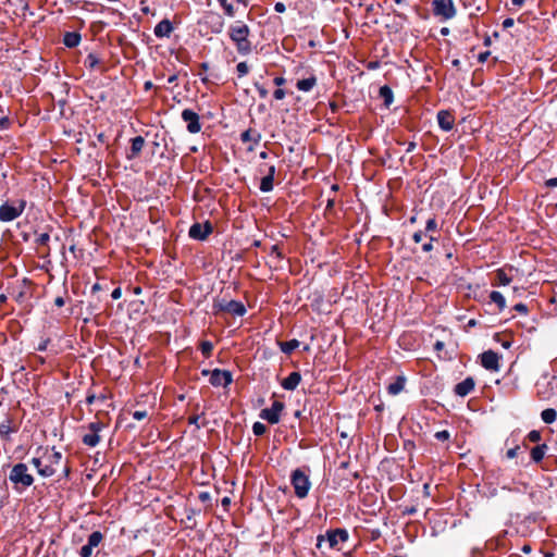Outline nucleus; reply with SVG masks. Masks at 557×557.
Wrapping results in <instances>:
<instances>
[{
    "mask_svg": "<svg viewBox=\"0 0 557 557\" xmlns=\"http://www.w3.org/2000/svg\"><path fill=\"white\" fill-rule=\"evenodd\" d=\"M481 363L486 370H490V371H498L499 370V357L493 350L484 351L481 355Z\"/></svg>",
    "mask_w": 557,
    "mask_h": 557,
    "instance_id": "13",
    "label": "nucleus"
},
{
    "mask_svg": "<svg viewBox=\"0 0 557 557\" xmlns=\"http://www.w3.org/2000/svg\"><path fill=\"white\" fill-rule=\"evenodd\" d=\"M267 175H271V177L274 178V175H275V166L274 165L269 166Z\"/></svg>",
    "mask_w": 557,
    "mask_h": 557,
    "instance_id": "59",
    "label": "nucleus"
},
{
    "mask_svg": "<svg viewBox=\"0 0 557 557\" xmlns=\"http://www.w3.org/2000/svg\"><path fill=\"white\" fill-rule=\"evenodd\" d=\"M327 542L330 547H335L339 542H346L348 540V532L345 529H336L327 532Z\"/></svg>",
    "mask_w": 557,
    "mask_h": 557,
    "instance_id": "16",
    "label": "nucleus"
},
{
    "mask_svg": "<svg viewBox=\"0 0 557 557\" xmlns=\"http://www.w3.org/2000/svg\"><path fill=\"white\" fill-rule=\"evenodd\" d=\"M437 122H438V126L445 131V132H449L453 129L454 127V124H455V117L454 115L449 112V111H446V110H441L438 113H437Z\"/></svg>",
    "mask_w": 557,
    "mask_h": 557,
    "instance_id": "14",
    "label": "nucleus"
},
{
    "mask_svg": "<svg viewBox=\"0 0 557 557\" xmlns=\"http://www.w3.org/2000/svg\"><path fill=\"white\" fill-rule=\"evenodd\" d=\"M10 126V120L3 108L0 106V129H7Z\"/></svg>",
    "mask_w": 557,
    "mask_h": 557,
    "instance_id": "34",
    "label": "nucleus"
},
{
    "mask_svg": "<svg viewBox=\"0 0 557 557\" xmlns=\"http://www.w3.org/2000/svg\"><path fill=\"white\" fill-rule=\"evenodd\" d=\"M87 404L92 405L97 403V395H88L86 398Z\"/></svg>",
    "mask_w": 557,
    "mask_h": 557,
    "instance_id": "55",
    "label": "nucleus"
},
{
    "mask_svg": "<svg viewBox=\"0 0 557 557\" xmlns=\"http://www.w3.org/2000/svg\"><path fill=\"white\" fill-rule=\"evenodd\" d=\"M271 249H272V253H275L277 257H280V256H281V252H280V250H278L277 246H272V248H271Z\"/></svg>",
    "mask_w": 557,
    "mask_h": 557,
    "instance_id": "62",
    "label": "nucleus"
},
{
    "mask_svg": "<svg viewBox=\"0 0 557 557\" xmlns=\"http://www.w3.org/2000/svg\"><path fill=\"white\" fill-rule=\"evenodd\" d=\"M260 139L261 135L251 128L243 132L240 135V140L243 143L251 141L253 145H257L259 144Z\"/></svg>",
    "mask_w": 557,
    "mask_h": 557,
    "instance_id": "22",
    "label": "nucleus"
},
{
    "mask_svg": "<svg viewBox=\"0 0 557 557\" xmlns=\"http://www.w3.org/2000/svg\"><path fill=\"white\" fill-rule=\"evenodd\" d=\"M81 41V36L77 33H66L64 36V45L66 47H76Z\"/></svg>",
    "mask_w": 557,
    "mask_h": 557,
    "instance_id": "28",
    "label": "nucleus"
},
{
    "mask_svg": "<svg viewBox=\"0 0 557 557\" xmlns=\"http://www.w3.org/2000/svg\"><path fill=\"white\" fill-rule=\"evenodd\" d=\"M547 451V445L541 444L531 449V458L534 462L539 463L543 460Z\"/></svg>",
    "mask_w": 557,
    "mask_h": 557,
    "instance_id": "21",
    "label": "nucleus"
},
{
    "mask_svg": "<svg viewBox=\"0 0 557 557\" xmlns=\"http://www.w3.org/2000/svg\"><path fill=\"white\" fill-rule=\"evenodd\" d=\"M290 483L295 490V495L298 498L302 499L307 497L311 487V482L309 480V475L306 474L302 469L298 468L292 472Z\"/></svg>",
    "mask_w": 557,
    "mask_h": 557,
    "instance_id": "3",
    "label": "nucleus"
},
{
    "mask_svg": "<svg viewBox=\"0 0 557 557\" xmlns=\"http://www.w3.org/2000/svg\"><path fill=\"white\" fill-rule=\"evenodd\" d=\"M317 85V78L314 75H311L307 78L299 79L296 84L298 90L308 92L312 90V88Z\"/></svg>",
    "mask_w": 557,
    "mask_h": 557,
    "instance_id": "20",
    "label": "nucleus"
},
{
    "mask_svg": "<svg viewBox=\"0 0 557 557\" xmlns=\"http://www.w3.org/2000/svg\"><path fill=\"white\" fill-rule=\"evenodd\" d=\"M285 95H286L285 90H284V89H281V88L276 89V90L273 92V96H274V98H275L276 100H282V99H284V98H285Z\"/></svg>",
    "mask_w": 557,
    "mask_h": 557,
    "instance_id": "44",
    "label": "nucleus"
},
{
    "mask_svg": "<svg viewBox=\"0 0 557 557\" xmlns=\"http://www.w3.org/2000/svg\"><path fill=\"white\" fill-rule=\"evenodd\" d=\"M104 423L97 421L88 425V432L83 436V443L89 447H95L100 442L99 432L104 429Z\"/></svg>",
    "mask_w": 557,
    "mask_h": 557,
    "instance_id": "6",
    "label": "nucleus"
},
{
    "mask_svg": "<svg viewBox=\"0 0 557 557\" xmlns=\"http://www.w3.org/2000/svg\"><path fill=\"white\" fill-rule=\"evenodd\" d=\"M221 4V7L224 9L225 14L228 16H234L235 9L232 3H230L228 0H218Z\"/></svg>",
    "mask_w": 557,
    "mask_h": 557,
    "instance_id": "32",
    "label": "nucleus"
},
{
    "mask_svg": "<svg viewBox=\"0 0 557 557\" xmlns=\"http://www.w3.org/2000/svg\"><path fill=\"white\" fill-rule=\"evenodd\" d=\"M253 86L256 87V89H257V91L259 92V96H260L261 98H267V96H268V90H267V89H265L261 84H259L258 82H256V83L253 84Z\"/></svg>",
    "mask_w": 557,
    "mask_h": 557,
    "instance_id": "40",
    "label": "nucleus"
},
{
    "mask_svg": "<svg viewBox=\"0 0 557 557\" xmlns=\"http://www.w3.org/2000/svg\"><path fill=\"white\" fill-rule=\"evenodd\" d=\"M449 436H450V434L446 430L438 431V432L435 433V438L438 440V441H446V440L449 438Z\"/></svg>",
    "mask_w": 557,
    "mask_h": 557,
    "instance_id": "39",
    "label": "nucleus"
},
{
    "mask_svg": "<svg viewBox=\"0 0 557 557\" xmlns=\"http://www.w3.org/2000/svg\"><path fill=\"white\" fill-rule=\"evenodd\" d=\"M252 432L256 436H261L267 432V426L261 422H255L252 425Z\"/></svg>",
    "mask_w": 557,
    "mask_h": 557,
    "instance_id": "35",
    "label": "nucleus"
},
{
    "mask_svg": "<svg viewBox=\"0 0 557 557\" xmlns=\"http://www.w3.org/2000/svg\"><path fill=\"white\" fill-rule=\"evenodd\" d=\"M488 55H490L488 51L480 53L478 57L479 62H481V63L485 62L487 60Z\"/></svg>",
    "mask_w": 557,
    "mask_h": 557,
    "instance_id": "52",
    "label": "nucleus"
},
{
    "mask_svg": "<svg viewBox=\"0 0 557 557\" xmlns=\"http://www.w3.org/2000/svg\"><path fill=\"white\" fill-rule=\"evenodd\" d=\"M541 418L545 423L550 424L556 421L557 411L553 408L544 409L541 413Z\"/></svg>",
    "mask_w": 557,
    "mask_h": 557,
    "instance_id": "27",
    "label": "nucleus"
},
{
    "mask_svg": "<svg viewBox=\"0 0 557 557\" xmlns=\"http://www.w3.org/2000/svg\"><path fill=\"white\" fill-rule=\"evenodd\" d=\"M250 29L242 21L234 22L228 28V36L235 44L239 54H249L252 50L251 41L248 39Z\"/></svg>",
    "mask_w": 557,
    "mask_h": 557,
    "instance_id": "1",
    "label": "nucleus"
},
{
    "mask_svg": "<svg viewBox=\"0 0 557 557\" xmlns=\"http://www.w3.org/2000/svg\"><path fill=\"white\" fill-rule=\"evenodd\" d=\"M274 10H275V12H277V13H283V12H285L286 7H285V4H284L283 2H276V3L274 4Z\"/></svg>",
    "mask_w": 557,
    "mask_h": 557,
    "instance_id": "49",
    "label": "nucleus"
},
{
    "mask_svg": "<svg viewBox=\"0 0 557 557\" xmlns=\"http://www.w3.org/2000/svg\"><path fill=\"white\" fill-rule=\"evenodd\" d=\"M513 5L521 7L524 3V0H511Z\"/></svg>",
    "mask_w": 557,
    "mask_h": 557,
    "instance_id": "61",
    "label": "nucleus"
},
{
    "mask_svg": "<svg viewBox=\"0 0 557 557\" xmlns=\"http://www.w3.org/2000/svg\"><path fill=\"white\" fill-rule=\"evenodd\" d=\"M236 71L238 73V76L242 77V76H245L248 73L249 67H248L246 62H239L237 64V66H236Z\"/></svg>",
    "mask_w": 557,
    "mask_h": 557,
    "instance_id": "37",
    "label": "nucleus"
},
{
    "mask_svg": "<svg viewBox=\"0 0 557 557\" xmlns=\"http://www.w3.org/2000/svg\"><path fill=\"white\" fill-rule=\"evenodd\" d=\"M273 82L276 86H282L286 83V79L283 76H277Z\"/></svg>",
    "mask_w": 557,
    "mask_h": 557,
    "instance_id": "53",
    "label": "nucleus"
},
{
    "mask_svg": "<svg viewBox=\"0 0 557 557\" xmlns=\"http://www.w3.org/2000/svg\"><path fill=\"white\" fill-rule=\"evenodd\" d=\"M474 380L472 377H467L455 386V394L460 397H465L474 389Z\"/></svg>",
    "mask_w": 557,
    "mask_h": 557,
    "instance_id": "17",
    "label": "nucleus"
},
{
    "mask_svg": "<svg viewBox=\"0 0 557 557\" xmlns=\"http://www.w3.org/2000/svg\"><path fill=\"white\" fill-rule=\"evenodd\" d=\"M49 239H50L49 234H48V233H42V234H40V235L38 236V238H37V243H38L39 245H46V244L49 242Z\"/></svg>",
    "mask_w": 557,
    "mask_h": 557,
    "instance_id": "42",
    "label": "nucleus"
},
{
    "mask_svg": "<svg viewBox=\"0 0 557 557\" xmlns=\"http://www.w3.org/2000/svg\"><path fill=\"white\" fill-rule=\"evenodd\" d=\"M513 24H515L513 18H511V17H507V18H505V20L503 21V24H502V25H503V28H504V29H507V28L512 27V26H513Z\"/></svg>",
    "mask_w": 557,
    "mask_h": 557,
    "instance_id": "47",
    "label": "nucleus"
},
{
    "mask_svg": "<svg viewBox=\"0 0 557 557\" xmlns=\"http://www.w3.org/2000/svg\"><path fill=\"white\" fill-rule=\"evenodd\" d=\"M84 64L89 69H95L99 64V59L95 54L90 53L85 59Z\"/></svg>",
    "mask_w": 557,
    "mask_h": 557,
    "instance_id": "33",
    "label": "nucleus"
},
{
    "mask_svg": "<svg viewBox=\"0 0 557 557\" xmlns=\"http://www.w3.org/2000/svg\"><path fill=\"white\" fill-rule=\"evenodd\" d=\"M380 96L384 100L385 106H389L393 102V91L392 89L384 85L380 88Z\"/></svg>",
    "mask_w": 557,
    "mask_h": 557,
    "instance_id": "29",
    "label": "nucleus"
},
{
    "mask_svg": "<svg viewBox=\"0 0 557 557\" xmlns=\"http://www.w3.org/2000/svg\"><path fill=\"white\" fill-rule=\"evenodd\" d=\"M513 309L520 313H527L528 312V307L527 305L520 302V304H517L515 305Z\"/></svg>",
    "mask_w": 557,
    "mask_h": 557,
    "instance_id": "46",
    "label": "nucleus"
},
{
    "mask_svg": "<svg viewBox=\"0 0 557 557\" xmlns=\"http://www.w3.org/2000/svg\"><path fill=\"white\" fill-rule=\"evenodd\" d=\"M528 437L531 442L536 443L541 440V434L539 431H531Z\"/></svg>",
    "mask_w": 557,
    "mask_h": 557,
    "instance_id": "43",
    "label": "nucleus"
},
{
    "mask_svg": "<svg viewBox=\"0 0 557 557\" xmlns=\"http://www.w3.org/2000/svg\"><path fill=\"white\" fill-rule=\"evenodd\" d=\"M416 148V143L411 141L408 144L407 152H411Z\"/></svg>",
    "mask_w": 557,
    "mask_h": 557,
    "instance_id": "60",
    "label": "nucleus"
},
{
    "mask_svg": "<svg viewBox=\"0 0 557 557\" xmlns=\"http://www.w3.org/2000/svg\"><path fill=\"white\" fill-rule=\"evenodd\" d=\"M283 409L284 404L282 401H274L270 408L261 410L260 418L268 421L271 424H276L280 422Z\"/></svg>",
    "mask_w": 557,
    "mask_h": 557,
    "instance_id": "8",
    "label": "nucleus"
},
{
    "mask_svg": "<svg viewBox=\"0 0 557 557\" xmlns=\"http://www.w3.org/2000/svg\"><path fill=\"white\" fill-rule=\"evenodd\" d=\"M172 32L173 25L168 18H164L161 22H159L153 29V33L158 38L170 37Z\"/></svg>",
    "mask_w": 557,
    "mask_h": 557,
    "instance_id": "18",
    "label": "nucleus"
},
{
    "mask_svg": "<svg viewBox=\"0 0 557 557\" xmlns=\"http://www.w3.org/2000/svg\"><path fill=\"white\" fill-rule=\"evenodd\" d=\"M518 450H519V446H515L513 448L508 449L506 453L507 458H509V459L515 458L518 454Z\"/></svg>",
    "mask_w": 557,
    "mask_h": 557,
    "instance_id": "45",
    "label": "nucleus"
},
{
    "mask_svg": "<svg viewBox=\"0 0 557 557\" xmlns=\"http://www.w3.org/2000/svg\"><path fill=\"white\" fill-rule=\"evenodd\" d=\"M212 349H213V345L211 342H202L200 345V350H201L202 355H205L207 357L210 356Z\"/></svg>",
    "mask_w": 557,
    "mask_h": 557,
    "instance_id": "36",
    "label": "nucleus"
},
{
    "mask_svg": "<svg viewBox=\"0 0 557 557\" xmlns=\"http://www.w3.org/2000/svg\"><path fill=\"white\" fill-rule=\"evenodd\" d=\"M437 230V223H436V220L434 218L432 219H429L426 221V225H425V231L426 232H434Z\"/></svg>",
    "mask_w": 557,
    "mask_h": 557,
    "instance_id": "38",
    "label": "nucleus"
},
{
    "mask_svg": "<svg viewBox=\"0 0 557 557\" xmlns=\"http://www.w3.org/2000/svg\"><path fill=\"white\" fill-rule=\"evenodd\" d=\"M405 387V379L403 376L396 377L394 382L388 384L387 392L391 395H398Z\"/></svg>",
    "mask_w": 557,
    "mask_h": 557,
    "instance_id": "23",
    "label": "nucleus"
},
{
    "mask_svg": "<svg viewBox=\"0 0 557 557\" xmlns=\"http://www.w3.org/2000/svg\"><path fill=\"white\" fill-rule=\"evenodd\" d=\"M210 383L213 386H227L232 383V374L226 370L214 369L210 372Z\"/></svg>",
    "mask_w": 557,
    "mask_h": 557,
    "instance_id": "12",
    "label": "nucleus"
},
{
    "mask_svg": "<svg viewBox=\"0 0 557 557\" xmlns=\"http://www.w3.org/2000/svg\"><path fill=\"white\" fill-rule=\"evenodd\" d=\"M545 184L547 187H550V188L557 187V177L547 180Z\"/></svg>",
    "mask_w": 557,
    "mask_h": 557,
    "instance_id": "51",
    "label": "nucleus"
},
{
    "mask_svg": "<svg viewBox=\"0 0 557 557\" xmlns=\"http://www.w3.org/2000/svg\"><path fill=\"white\" fill-rule=\"evenodd\" d=\"M432 9L435 16L445 21L456 15V8L453 0H433Z\"/></svg>",
    "mask_w": 557,
    "mask_h": 557,
    "instance_id": "5",
    "label": "nucleus"
},
{
    "mask_svg": "<svg viewBox=\"0 0 557 557\" xmlns=\"http://www.w3.org/2000/svg\"><path fill=\"white\" fill-rule=\"evenodd\" d=\"M274 178L271 175H265L260 183V190L263 193H269L273 189Z\"/></svg>",
    "mask_w": 557,
    "mask_h": 557,
    "instance_id": "30",
    "label": "nucleus"
},
{
    "mask_svg": "<svg viewBox=\"0 0 557 557\" xmlns=\"http://www.w3.org/2000/svg\"><path fill=\"white\" fill-rule=\"evenodd\" d=\"M451 64H453V66H455V67H459V66H460V60H459V59H454V60L451 61Z\"/></svg>",
    "mask_w": 557,
    "mask_h": 557,
    "instance_id": "64",
    "label": "nucleus"
},
{
    "mask_svg": "<svg viewBox=\"0 0 557 557\" xmlns=\"http://www.w3.org/2000/svg\"><path fill=\"white\" fill-rule=\"evenodd\" d=\"M26 201L23 199L16 200L15 202H4L0 206V221L12 222L17 219L25 210Z\"/></svg>",
    "mask_w": 557,
    "mask_h": 557,
    "instance_id": "4",
    "label": "nucleus"
},
{
    "mask_svg": "<svg viewBox=\"0 0 557 557\" xmlns=\"http://www.w3.org/2000/svg\"><path fill=\"white\" fill-rule=\"evenodd\" d=\"M132 150H133V152H138L139 151V136L134 137L132 139Z\"/></svg>",
    "mask_w": 557,
    "mask_h": 557,
    "instance_id": "48",
    "label": "nucleus"
},
{
    "mask_svg": "<svg viewBox=\"0 0 557 557\" xmlns=\"http://www.w3.org/2000/svg\"><path fill=\"white\" fill-rule=\"evenodd\" d=\"M301 381L299 372H292L287 377L281 382V386L286 391H294L297 388Z\"/></svg>",
    "mask_w": 557,
    "mask_h": 557,
    "instance_id": "19",
    "label": "nucleus"
},
{
    "mask_svg": "<svg viewBox=\"0 0 557 557\" xmlns=\"http://www.w3.org/2000/svg\"><path fill=\"white\" fill-rule=\"evenodd\" d=\"M54 305L58 306V307H62L64 305L63 297H57L55 300H54Z\"/></svg>",
    "mask_w": 557,
    "mask_h": 557,
    "instance_id": "58",
    "label": "nucleus"
},
{
    "mask_svg": "<svg viewBox=\"0 0 557 557\" xmlns=\"http://www.w3.org/2000/svg\"><path fill=\"white\" fill-rule=\"evenodd\" d=\"M199 499H201L202 502H208L210 500V494L208 492H201L199 494Z\"/></svg>",
    "mask_w": 557,
    "mask_h": 557,
    "instance_id": "54",
    "label": "nucleus"
},
{
    "mask_svg": "<svg viewBox=\"0 0 557 557\" xmlns=\"http://www.w3.org/2000/svg\"><path fill=\"white\" fill-rule=\"evenodd\" d=\"M490 299L497 305L499 311H503L506 308V299L502 293L493 290L490 294Z\"/></svg>",
    "mask_w": 557,
    "mask_h": 557,
    "instance_id": "26",
    "label": "nucleus"
},
{
    "mask_svg": "<svg viewBox=\"0 0 557 557\" xmlns=\"http://www.w3.org/2000/svg\"><path fill=\"white\" fill-rule=\"evenodd\" d=\"M102 539H103V535L101 532H99V531L92 532L88 536L87 544L82 546V548L79 550V556L81 557H91L94 549L99 546Z\"/></svg>",
    "mask_w": 557,
    "mask_h": 557,
    "instance_id": "9",
    "label": "nucleus"
},
{
    "mask_svg": "<svg viewBox=\"0 0 557 557\" xmlns=\"http://www.w3.org/2000/svg\"><path fill=\"white\" fill-rule=\"evenodd\" d=\"M433 240H435V238L433 236H430V240L422 245V250L424 252H430L433 249Z\"/></svg>",
    "mask_w": 557,
    "mask_h": 557,
    "instance_id": "41",
    "label": "nucleus"
},
{
    "mask_svg": "<svg viewBox=\"0 0 557 557\" xmlns=\"http://www.w3.org/2000/svg\"><path fill=\"white\" fill-rule=\"evenodd\" d=\"M181 116L182 120L186 123V129L190 134H197L201 131V123L198 113L191 109H184Z\"/></svg>",
    "mask_w": 557,
    "mask_h": 557,
    "instance_id": "7",
    "label": "nucleus"
},
{
    "mask_svg": "<svg viewBox=\"0 0 557 557\" xmlns=\"http://www.w3.org/2000/svg\"><path fill=\"white\" fill-rule=\"evenodd\" d=\"M9 481L13 484L14 491L22 494L34 483V478L27 465L18 462L11 468Z\"/></svg>",
    "mask_w": 557,
    "mask_h": 557,
    "instance_id": "2",
    "label": "nucleus"
},
{
    "mask_svg": "<svg viewBox=\"0 0 557 557\" xmlns=\"http://www.w3.org/2000/svg\"><path fill=\"white\" fill-rule=\"evenodd\" d=\"M512 278L507 275L504 269H498L495 273V282L493 285L506 286L510 284Z\"/></svg>",
    "mask_w": 557,
    "mask_h": 557,
    "instance_id": "24",
    "label": "nucleus"
},
{
    "mask_svg": "<svg viewBox=\"0 0 557 557\" xmlns=\"http://www.w3.org/2000/svg\"><path fill=\"white\" fill-rule=\"evenodd\" d=\"M48 342H49L48 339H47V341L41 342V343L38 345V350H40V351L46 350V349H47Z\"/></svg>",
    "mask_w": 557,
    "mask_h": 557,
    "instance_id": "57",
    "label": "nucleus"
},
{
    "mask_svg": "<svg viewBox=\"0 0 557 557\" xmlns=\"http://www.w3.org/2000/svg\"><path fill=\"white\" fill-rule=\"evenodd\" d=\"M277 344L280 346V349L286 355L292 354L300 345L299 341H297V339H290L287 342H278Z\"/></svg>",
    "mask_w": 557,
    "mask_h": 557,
    "instance_id": "25",
    "label": "nucleus"
},
{
    "mask_svg": "<svg viewBox=\"0 0 557 557\" xmlns=\"http://www.w3.org/2000/svg\"><path fill=\"white\" fill-rule=\"evenodd\" d=\"M220 309L237 317H243L246 313V307L244 304L236 300H231L225 305H221Z\"/></svg>",
    "mask_w": 557,
    "mask_h": 557,
    "instance_id": "15",
    "label": "nucleus"
},
{
    "mask_svg": "<svg viewBox=\"0 0 557 557\" xmlns=\"http://www.w3.org/2000/svg\"><path fill=\"white\" fill-rule=\"evenodd\" d=\"M212 225L209 222L205 224L194 223L188 232L189 237L193 239L203 240L212 233Z\"/></svg>",
    "mask_w": 557,
    "mask_h": 557,
    "instance_id": "11",
    "label": "nucleus"
},
{
    "mask_svg": "<svg viewBox=\"0 0 557 557\" xmlns=\"http://www.w3.org/2000/svg\"><path fill=\"white\" fill-rule=\"evenodd\" d=\"M45 459L49 462V465H52L54 467V465L60 463L62 455L59 451L46 453Z\"/></svg>",
    "mask_w": 557,
    "mask_h": 557,
    "instance_id": "31",
    "label": "nucleus"
},
{
    "mask_svg": "<svg viewBox=\"0 0 557 557\" xmlns=\"http://www.w3.org/2000/svg\"><path fill=\"white\" fill-rule=\"evenodd\" d=\"M106 400H107V397L103 394H100L99 396H97V401L104 403Z\"/></svg>",
    "mask_w": 557,
    "mask_h": 557,
    "instance_id": "63",
    "label": "nucleus"
},
{
    "mask_svg": "<svg viewBox=\"0 0 557 557\" xmlns=\"http://www.w3.org/2000/svg\"><path fill=\"white\" fill-rule=\"evenodd\" d=\"M111 296H112L113 299H119L121 297V289L120 288H115L112 292Z\"/></svg>",
    "mask_w": 557,
    "mask_h": 557,
    "instance_id": "56",
    "label": "nucleus"
},
{
    "mask_svg": "<svg viewBox=\"0 0 557 557\" xmlns=\"http://www.w3.org/2000/svg\"><path fill=\"white\" fill-rule=\"evenodd\" d=\"M30 462L42 478L52 476L57 471V469L45 459V455L42 457L32 458Z\"/></svg>",
    "mask_w": 557,
    "mask_h": 557,
    "instance_id": "10",
    "label": "nucleus"
},
{
    "mask_svg": "<svg viewBox=\"0 0 557 557\" xmlns=\"http://www.w3.org/2000/svg\"><path fill=\"white\" fill-rule=\"evenodd\" d=\"M422 237H423L422 231H418V232H416L413 234L412 239H413L414 243L418 244V243H420L422 240Z\"/></svg>",
    "mask_w": 557,
    "mask_h": 557,
    "instance_id": "50",
    "label": "nucleus"
}]
</instances>
